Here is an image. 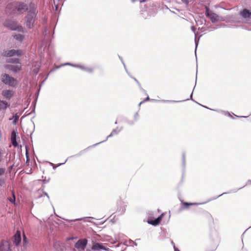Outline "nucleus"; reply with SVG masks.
Wrapping results in <instances>:
<instances>
[{
    "label": "nucleus",
    "instance_id": "nucleus-1",
    "mask_svg": "<svg viewBox=\"0 0 251 251\" xmlns=\"http://www.w3.org/2000/svg\"><path fill=\"white\" fill-rule=\"evenodd\" d=\"M27 10V5L21 2L11 3L6 6V11L10 14H21Z\"/></svg>",
    "mask_w": 251,
    "mask_h": 251
},
{
    "label": "nucleus",
    "instance_id": "nucleus-2",
    "mask_svg": "<svg viewBox=\"0 0 251 251\" xmlns=\"http://www.w3.org/2000/svg\"><path fill=\"white\" fill-rule=\"evenodd\" d=\"M36 16V12L35 9L28 12L27 15L26 17L25 23L26 26L29 28H31L33 26Z\"/></svg>",
    "mask_w": 251,
    "mask_h": 251
},
{
    "label": "nucleus",
    "instance_id": "nucleus-3",
    "mask_svg": "<svg viewBox=\"0 0 251 251\" xmlns=\"http://www.w3.org/2000/svg\"><path fill=\"white\" fill-rule=\"evenodd\" d=\"M205 8L206 10L205 15L211 20L212 22L215 23L223 20V18L222 17L210 11L207 6H206Z\"/></svg>",
    "mask_w": 251,
    "mask_h": 251
},
{
    "label": "nucleus",
    "instance_id": "nucleus-4",
    "mask_svg": "<svg viewBox=\"0 0 251 251\" xmlns=\"http://www.w3.org/2000/svg\"><path fill=\"white\" fill-rule=\"evenodd\" d=\"M3 25L11 30H17L19 31H23V30L22 26L19 25L17 22L11 20H6L3 23Z\"/></svg>",
    "mask_w": 251,
    "mask_h": 251
},
{
    "label": "nucleus",
    "instance_id": "nucleus-5",
    "mask_svg": "<svg viewBox=\"0 0 251 251\" xmlns=\"http://www.w3.org/2000/svg\"><path fill=\"white\" fill-rule=\"evenodd\" d=\"M1 81L6 85L11 86H14L16 85V80L13 77H10L7 74L2 75L1 76Z\"/></svg>",
    "mask_w": 251,
    "mask_h": 251
},
{
    "label": "nucleus",
    "instance_id": "nucleus-6",
    "mask_svg": "<svg viewBox=\"0 0 251 251\" xmlns=\"http://www.w3.org/2000/svg\"><path fill=\"white\" fill-rule=\"evenodd\" d=\"M22 54L23 51L22 50H4L2 53V55L5 57H11L13 56H19Z\"/></svg>",
    "mask_w": 251,
    "mask_h": 251
},
{
    "label": "nucleus",
    "instance_id": "nucleus-7",
    "mask_svg": "<svg viewBox=\"0 0 251 251\" xmlns=\"http://www.w3.org/2000/svg\"><path fill=\"white\" fill-rule=\"evenodd\" d=\"M93 251H100V250L109 251V248L105 247L102 244L94 243L91 248Z\"/></svg>",
    "mask_w": 251,
    "mask_h": 251
},
{
    "label": "nucleus",
    "instance_id": "nucleus-8",
    "mask_svg": "<svg viewBox=\"0 0 251 251\" xmlns=\"http://www.w3.org/2000/svg\"><path fill=\"white\" fill-rule=\"evenodd\" d=\"M240 15L243 18L248 20L251 17V11L244 9L240 12Z\"/></svg>",
    "mask_w": 251,
    "mask_h": 251
},
{
    "label": "nucleus",
    "instance_id": "nucleus-9",
    "mask_svg": "<svg viewBox=\"0 0 251 251\" xmlns=\"http://www.w3.org/2000/svg\"><path fill=\"white\" fill-rule=\"evenodd\" d=\"M17 136V132L16 130H13L11 133V141L12 145L14 147H16L18 146V144L16 141V137Z\"/></svg>",
    "mask_w": 251,
    "mask_h": 251
},
{
    "label": "nucleus",
    "instance_id": "nucleus-10",
    "mask_svg": "<svg viewBox=\"0 0 251 251\" xmlns=\"http://www.w3.org/2000/svg\"><path fill=\"white\" fill-rule=\"evenodd\" d=\"M14 243L16 246H18L21 241V232L17 230L14 236Z\"/></svg>",
    "mask_w": 251,
    "mask_h": 251
},
{
    "label": "nucleus",
    "instance_id": "nucleus-11",
    "mask_svg": "<svg viewBox=\"0 0 251 251\" xmlns=\"http://www.w3.org/2000/svg\"><path fill=\"white\" fill-rule=\"evenodd\" d=\"M163 217V214H162L159 217L156 218L154 220H148V222L149 224L153 225L156 226L158 225L160 223L161 220H162Z\"/></svg>",
    "mask_w": 251,
    "mask_h": 251
},
{
    "label": "nucleus",
    "instance_id": "nucleus-12",
    "mask_svg": "<svg viewBox=\"0 0 251 251\" xmlns=\"http://www.w3.org/2000/svg\"><path fill=\"white\" fill-rule=\"evenodd\" d=\"M2 95L4 98L10 99L13 95V92L9 90H3L2 92Z\"/></svg>",
    "mask_w": 251,
    "mask_h": 251
},
{
    "label": "nucleus",
    "instance_id": "nucleus-13",
    "mask_svg": "<svg viewBox=\"0 0 251 251\" xmlns=\"http://www.w3.org/2000/svg\"><path fill=\"white\" fill-rule=\"evenodd\" d=\"M6 67L14 72H17L21 69V67L17 65H9L6 66Z\"/></svg>",
    "mask_w": 251,
    "mask_h": 251
},
{
    "label": "nucleus",
    "instance_id": "nucleus-14",
    "mask_svg": "<svg viewBox=\"0 0 251 251\" xmlns=\"http://www.w3.org/2000/svg\"><path fill=\"white\" fill-rule=\"evenodd\" d=\"M9 106L6 101L0 100V110H5Z\"/></svg>",
    "mask_w": 251,
    "mask_h": 251
},
{
    "label": "nucleus",
    "instance_id": "nucleus-15",
    "mask_svg": "<svg viewBox=\"0 0 251 251\" xmlns=\"http://www.w3.org/2000/svg\"><path fill=\"white\" fill-rule=\"evenodd\" d=\"M87 242L85 240L84 241H78L76 244V246L77 248H84L86 245Z\"/></svg>",
    "mask_w": 251,
    "mask_h": 251
},
{
    "label": "nucleus",
    "instance_id": "nucleus-16",
    "mask_svg": "<svg viewBox=\"0 0 251 251\" xmlns=\"http://www.w3.org/2000/svg\"><path fill=\"white\" fill-rule=\"evenodd\" d=\"M182 204L185 208H188L190 205L197 204L196 203H191V202H182Z\"/></svg>",
    "mask_w": 251,
    "mask_h": 251
},
{
    "label": "nucleus",
    "instance_id": "nucleus-17",
    "mask_svg": "<svg viewBox=\"0 0 251 251\" xmlns=\"http://www.w3.org/2000/svg\"><path fill=\"white\" fill-rule=\"evenodd\" d=\"M19 116L18 115V114H15L13 117H12V119H14V121H13V124L16 125L17 124V122L19 119Z\"/></svg>",
    "mask_w": 251,
    "mask_h": 251
},
{
    "label": "nucleus",
    "instance_id": "nucleus-18",
    "mask_svg": "<svg viewBox=\"0 0 251 251\" xmlns=\"http://www.w3.org/2000/svg\"><path fill=\"white\" fill-rule=\"evenodd\" d=\"M14 38L19 41H22L24 39V36L21 34H18L14 36Z\"/></svg>",
    "mask_w": 251,
    "mask_h": 251
},
{
    "label": "nucleus",
    "instance_id": "nucleus-19",
    "mask_svg": "<svg viewBox=\"0 0 251 251\" xmlns=\"http://www.w3.org/2000/svg\"><path fill=\"white\" fill-rule=\"evenodd\" d=\"M12 195H13L12 198H8V199L10 202L14 203L15 202V194H14V192H12Z\"/></svg>",
    "mask_w": 251,
    "mask_h": 251
},
{
    "label": "nucleus",
    "instance_id": "nucleus-20",
    "mask_svg": "<svg viewBox=\"0 0 251 251\" xmlns=\"http://www.w3.org/2000/svg\"><path fill=\"white\" fill-rule=\"evenodd\" d=\"M5 170L4 168H0V176L3 175L5 173Z\"/></svg>",
    "mask_w": 251,
    "mask_h": 251
},
{
    "label": "nucleus",
    "instance_id": "nucleus-21",
    "mask_svg": "<svg viewBox=\"0 0 251 251\" xmlns=\"http://www.w3.org/2000/svg\"><path fill=\"white\" fill-rule=\"evenodd\" d=\"M208 217H209V219H210V223H213V222H214V220H213V218H212V216H211V215H209L208 216Z\"/></svg>",
    "mask_w": 251,
    "mask_h": 251
},
{
    "label": "nucleus",
    "instance_id": "nucleus-22",
    "mask_svg": "<svg viewBox=\"0 0 251 251\" xmlns=\"http://www.w3.org/2000/svg\"><path fill=\"white\" fill-rule=\"evenodd\" d=\"M26 237L25 236V234H24V240H23V241L24 242H25V243H26Z\"/></svg>",
    "mask_w": 251,
    "mask_h": 251
},
{
    "label": "nucleus",
    "instance_id": "nucleus-23",
    "mask_svg": "<svg viewBox=\"0 0 251 251\" xmlns=\"http://www.w3.org/2000/svg\"><path fill=\"white\" fill-rule=\"evenodd\" d=\"M64 65H72L73 66H74V67H76V65H73V64H67V63H65V64H62L61 66H63Z\"/></svg>",
    "mask_w": 251,
    "mask_h": 251
},
{
    "label": "nucleus",
    "instance_id": "nucleus-24",
    "mask_svg": "<svg viewBox=\"0 0 251 251\" xmlns=\"http://www.w3.org/2000/svg\"><path fill=\"white\" fill-rule=\"evenodd\" d=\"M183 2L185 3H188V0H181Z\"/></svg>",
    "mask_w": 251,
    "mask_h": 251
},
{
    "label": "nucleus",
    "instance_id": "nucleus-25",
    "mask_svg": "<svg viewBox=\"0 0 251 251\" xmlns=\"http://www.w3.org/2000/svg\"><path fill=\"white\" fill-rule=\"evenodd\" d=\"M1 136H2L1 132V131H0V138H1Z\"/></svg>",
    "mask_w": 251,
    "mask_h": 251
},
{
    "label": "nucleus",
    "instance_id": "nucleus-26",
    "mask_svg": "<svg viewBox=\"0 0 251 251\" xmlns=\"http://www.w3.org/2000/svg\"><path fill=\"white\" fill-rule=\"evenodd\" d=\"M149 100V97H148L146 100Z\"/></svg>",
    "mask_w": 251,
    "mask_h": 251
},
{
    "label": "nucleus",
    "instance_id": "nucleus-27",
    "mask_svg": "<svg viewBox=\"0 0 251 251\" xmlns=\"http://www.w3.org/2000/svg\"><path fill=\"white\" fill-rule=\"evenodd\" d=\"M2 182V181L1 180H0V185L1 184V183Z\"/></svg>",
    "mask_w": 251,
    "mask_h": 251
}]
</instances>
